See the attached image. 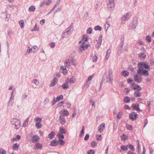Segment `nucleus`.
Masks as SVG:
<instances>
[{"label":"nucleus","mask_w":154,"mask_h":154,"mask_svg":"<svg viewBox=\"0 0 154 154\" xmlns=\"http://www.w3.org/2000/svg\"><path fill=\"white\" fill-rule=\"evenodd\" d=\"M62 86L64 89H67L69 88V86L68 84H63Z\"/></svg>","instance_id":"40"},{"label":"nucleus","mask_w":154,"mask_h":154,"mask_svg":"<svg viewBox=\"0 0 154 154\" xmlns=\"http://www.w3.org/2000/svg\"><path fill=\"white\" fill-rule=\"evenodd\" d=\"M131 107L134 109H135L137 111L140 110L139 108V105H136L135 104H133L132 105Z\"/></svg>","instance_id":"17"},{"label":"nucleus","mask_w":154,"mask_h":154,"mask_svg":"<svg viewBox=\"0 0 154 154\" xmlns=\"http://www.w3.org/2000/svg\"><path fill=\"white\" fill-rule=\"evenodd\" d=\"M131 88L132 89L136 90H141L140 86L135 84H132L131 85Z\"/></svg>","instance_id":"5"},{"label":"nucleus","mask_w":154,"mask_h":154,"mask_svg":"<svg viewBox=\"0 0 154 154\" xmlns=\"http://www.w3.org/2000/svg\"><path fill=\"white\" fill-rule=\"evenodd\" d=\"M122 114V112H119L118 114L117 115V117L119 119H120L121 118V116Z\"/></svg>","instance_id":"52"},{"label":"nucleus","mask_w":154,"mask_h":154,"mask_svg":"<svg viewBox=\"0 0 154 154\" xmlns=\"http://www.w3.org/2000/svg\"><path fill=\"white\" fill-rule=\"evenodd\" d=\"M88 36L86 35H84L82 38V39L81 41H80L79 43H85V41H87L88 40Z\"/></svg>","instance_id":"10"},{"label":"nucleus","mask_w":154,"mask_h":154,"mask_svg":"<svg viewBox=\"0 0 154 154\" xmlns=\"http://www.w3.org/2000/svg\"><path fill=\"white\" fill-rule=\"evenodd\" d=\"M135 80L138 82H140L141 81V77H139L137 75H136L134 77Z\"/></svg>","instance_id":"18"},{"label":"nucleus","mask_w":154,"mask_h":154,"mask_svg":"<svg viewBox=\"0 0 154 154\" xmlns=\"http://www.w3.org/2000/svg\"><path fill=\"white\" fill-rule=\"evenodd\" d=\"M67 72V70L66 69H64V70H63V74H66Z\"/></svg>","instance_id":"64"},{"label":"nucleus","mask_w":154,"mask_h":154,"mask_svg":"<svg viewBox=\"0 0 154 154\" xmlns=\"http://www.w3.org/2000/svg\"><path fill=\"white\" fill-rule=\"evenodd\" d=\"M57 136L59 138H63L64 137V136L60 133H58L57 134Z\"/></svg>","instance_id":"49"},{"label":"nucleus","mask_w":154,"mask_h":154,"mask_svg":"<svg viewBox=\"0 0 154 154\" xmlns=\"http://www.w3.org/2000/svg\"><path fill=\"white\" fill-rule=\"evenodd\" d=\"M55 135V133L54 131H51L48 134V137L50 139H52L54 136Z\"/></svg>","instance_id":"22"},{"label":"nucleus","mask_w":154,"mask_h":154,"mask_svg":"<svg viewBox=\"0 0 154 154\" xmlns=\"http://www.w3.org/2000/svg\"><path fill=\"white\" fill-rule=\"evenodd\" d=\"M59 120L60 123L62 124H64L66 122L65 119L63 116H60L59 117Z\"/></svg>","instance_id":"9"},{"label":"nucleus","mask_w":154,"mask_h":154,"mask_svg":"<svg viewBox=\"0 0 154 154\" xmlns=\"http://www.w3.org/2000/svg\"><path fill=\"white\" fill-rule=\"evenodd\" d=\"M121 148L124 151H127L128 149V145L126 146H121Z\"/></svg>","instance_id":"34"},{"label":"nucleus","mask_w":154,"mask_h":154,"mask_svg":"<svg viewBox=\"0 0 154 154\" xmlns=\"http://www.w3.org/2000/svg\"><path fill=\"white\" fill-rule=\"evenodd\" d=\"M94 29L96 30H101L102 28L99 26H97L95 27Z\"/></svg>","instance_id":"47"},{"label":"nucleus","mask_w":154,"mask_h":154,"mask_svg":"<svg viewBox=\"0 0 154 154\" xmlns=\"http://www.w3.org/2000/svg\"><path fill=\"white\" fill-rule=\"evenodd\" d=\"M67 81L69 82L70 83H73L75 81V80L73 77H72L70 79H68Z\"/></svg>","instance_id":"36"},{"label":"nucleus","mask_w":154,"mask_h":154,"mask_svg":"<svg viewBox=\"0 0 154 154\" xmlns=\"http://www.w3.org/2000/svg\"><path fill=\"white\" fill-rule=\"evenodd\" d=\"M57 79L56 78H54L53 80H52V81L51 82V83L50 84V87H52L53 86H54L55 84L57 83Z\"/></svg>","instance_id":"12"},{"label":"nucleus","mask_w":154,"mask_h":154,"mask_svg":"<svg viewBox=\"0 0 154 154\" xmlns=\"http://www.w3.org/2000/svg\"><path fill=\"white\" fill-rule=\"evenodd\" d=\"M10 15L9 14H6V16L5 18V20L6 21H8L9 18H10Z\"/></svg>","instance_id":"46"},{"label":"nucleus","mask_w":154,"mask_h":154,"mask_svg":"<svg viewBox=\"0 0 154 154\" xmlns=\"http://www.w3.org/2000/svg\"><path fill=\"white\" fill-rule=\"evenodd\" d=\"M38 30H39V28L37 26V24H36L35 25V26L34 27V28L33 29H32V31H38Z\"/></svg>","instance_id":"37"},{"label":"nucleus","mask_w":154,"mask_h":154,"mask_svg":"<svg viewBox=\"0 0 154 154\" xmlns=\"http://www.w3.org/2000/svg\"><path fill=\"white\" fill-rule=\"evenodd\" d=\"M126 127L127 129L129 130H131L132 129V126L131 125H126Z\"/></svg>","instance_id":"53"},{"label":"nucleus","mask_w":154,"mask_h":154,"mask_svg":"<svg viewBox=\"0 0 154 154\" xmlns=\"http://www.w3.org/2000/svg\"><path fill=\"white\" fill-rule=\"evenodd\" d=\"M89 136L88 134H87L84 138L85 140H87L89 138Z\"/></svg>","instance_id":"58"},{"label":"nucleus","mask_w":154,"mask_h":154,"mask_svg":"<svg viewBox=\"0 0 154 154\" xmlns=\"http://www.w3.org/2000/svg\"><path fill=\"white\" fill-rule=\"evenodd\" d=\"M112 76H109V82L110 83H112Z\"/></svg>","instance_id":"60"},{"label":"nucleus","mask_w":154,"mask_h":154,"mask_svg":"<svg viewBox=\"0 0 154 154\" xmlns=\"http://www.w3.org/2000/svg\"><path fill=\"white\" fill-rule=\"evenodd\" d=\"M42 148V145L41 143H37L34 146V148L35 149H41Z\"/></svg>","instance_id":"11"},{"label":"nucleus","mask_w":154,"mask_h":154,"mask_svg":"<svg viewBox=\"0 0 154 154\" xmlns=\"http://www.w3.org/2000/svg\"><path fill=\"white\" fill-rule=\"evenodd\" d=\"M93 61V62H96L97 59V56L94 55L92 58Z\"/></svg>","instance_id":"45"},{"label":"nucleus","mask_w":154,"mask_h":154,"mask_svg":"<svg viewBox=\"0 0 154 154\" xmlns=\"http://www.w3.org/2000/svg\"><path fill=\"white\" fill-rule=\"evenodd\" d=\"M122 75L124 76H126L128 75L129 73L127 71H123L122 72Z\"/></svg>","instance_id":"33"},{"label":"nucleus","mask_w":154,"mask_h":154,"mask_svg":"<svg viewBox=\"0 0 154 154\" xmlns=\"http://www.w3.org/2000/svg\"><path fill=\"white\" fill-rule=\"evenodd\" d=\"M94 75L93 74L92 75H91V76H89L88 77V80L87 81V82H88V81H91L92 79L94 77Z\"/></svg>","instance_id":"44"},{"label":"nucleus","mask_w":154,"mask_h":154,"mask_svg":"<svg viewBox=\"0 0 154 154\" xmlns=\"http://www.w3.org/2000/svg\"><path fill=\"white\" fill-rule=\"evenodd\" d=\"M84 126H83L82 127V130L81 133H80V136H82V134H84Z\"/></svg>","instance_id":"50"},{"label":"nucleus","mask_w":154,"mask_h":154,"mask_svg":"<svg viewBox=\"0 0 154 154\" xmlns=\"http://www.w3.org/2000/svg\"><path fill=\"white\" fill-rule=\"evenodd\" d=\"M20 26L21 28H23L24 26V21L23 20H21L19 22Z\"/></svg>","instance_id":"21"},{"label":"nucleus","mask_w":154,"mask_h":154,"mask_svg":"<svg viewBox=\"0 0 154 154\" xmlns=\"http://www.w3.org/2000/svg\"><path fill=\"white\" fill-rule=\"evenodd\" d=\"M29 121V118H28L24 121L23 124V127H25L27 126L28 123Z\"/></svg>","instance_id":"24"},{"label":"nucleus","mask_w":154,"mask_h":154,"mask_svg":"<svg viewBox=\"0 0 154 154\" xmlns=\"http://www.w3.org/2000/svg\"><path fill=\"white\" fill-rule=\"evenodd\" d=\"M34 121L36 123H40L42 122V119L41 118L38 117L35 119Z\"/></svg>","instance_id":"27"},{"label":"nucleus","mask_w":154,"mask_h":154,"mask_svg":"<svg viewBox=\"0 0 154 154\" xmlns=\"http://www.w3.org/2000/svg\"><path fill=\"white\" fill-rule=\"evenodd\" d=\"M58 142L55 140H52L51 142L50 145L52 146H55L57 145Z\"/></svg>","instance_id":"14"},{"label":"nucleus","mask_w":154,"mask_h":154,"mask_svg":"<svg viewBox=\"0 0 154 154\" xmlns=\"http://www.w3.org/2000/svg\"><path fill=\"white\" fill-rule=\"evenodd\" d=\"M130 98L128 97H126L124 99V101L125 103H127L129 102L130 101Z\"/></svg>","instance_id":"30"},{"label":"nucleus","mask_w":154,"mask_h":154,"mask_svg":"<svg viewBox=\"0 0 154 154\" xmlns=\"http://www.w3.org/2000/svg\"><path fill=\"white\" fill-rule=\"evenodd\" d=\"M21 136L20 135H17L16 137L15 138H13L12 139V141H14V140H16L17 141L19 140L20 139Z\"/></svg>","instance_id":"26"},{"label":"nucleus","mask_w":154,"mask_h":154,"mask_svg":"<svg viewBox=\"0 0 154 154\" xmlns=\"http://www.w3.org/2000/svg\"><path fill=\"white\" fill-rule=\"evenodd\" d=\"M35 6H31L29 8V11L30 12H33L35 11Z\"/></svg>","instance_id":"28"},{"label":"nucleus","mask_w":154,"mask_h":154,"mask_svg":"<svg viewBox=\"0 0 154 154\" xmlns=\"http://www.w3.org/2000/svg\"><path fill=\"white\" fill-rule=\"evenodd\" d=\"M105 124L104 123H101L98 127V131L100 132H102L105 127Z\"/></svg>","instance_id":"8"},{"label":"nucleus","mask_w":154,"mask_h":154,"mask_svg":"<svg viewBox=\"0 0 154 154\" xmlns=\"http://www.w3.org/2000/svg\"><path fill=\"white\" fill-rule=\"evenodd\" d=\"M63 99V96L62 95H60L59 96L57 97L56 100H55V97H54V100L53 101H54L55 102H57L60 101Z\"/></svg>","instance_id":"19"},{"label":"nucleus","mask_w":154,"mask_h":154,"mask_svg":"<svg viewBox=\"0 0 154 154\" xmlns=\"http://www.w3.org/2000/svg\"><path fill=\"white\" fill-rule=\"evenodd\" d=\"M138 117V115L137 114L134 112L131 113L129 114V118L133 120H135Z\"/></svg>","instance_id":"4"},{"label":"nucleus","mask_w":154,"mask_h":154,"mask_svg":"<svg viewBox=\"0 0 154 154\" xmlns=\"http://www.w3.org/2000/svg\"><path fill=\"white\" fill-rule=\"evenodd\" d=\"M128 147L132 151H134L135 150L134 146L131 144H129L128 145Z\"/></svg>","instance_id":"35"},{"label":"nucleus","mask_w":154,"mask_h":154,"mask_svg":"<svg viewBox=\"0 0 154 154\" xmlns=\"http://www.w3.org/2000/svg\"><path fill=\"white\" fill-rule=\"evenodd\" d=\"M137 143H138V152L139 154H140L141 153V149L139 146V145H139V142L138 141Z\"/></svg>","instance_id":"48"},{"label":"nucleus","mask_w":154,"mask_h":154,"mask_svg":"<svg viewBox=\"0 0 154 154\" xmlns=\"http://www.w3.org/2000/svg\"><path fill=\"white\" fill-rule=\"evenodd\" d=\"M90 103L92 106H94L95 104L94 102L92 100H90Z\"/></svg>","instance_id":"63"},{"label":"nucleus","mask_w":154,"mask_h":154,"mask_svg":"<svg viewBox=\"0 0 154 154\" xmlns=\"http://www.w3.org/2000/svg\"><path fill=\"white\" fill-rule=\"evenodd\" d=\"M59 143V144L60 145H63L65 143V142L63 140L61 139H60L59 141H58Z\"/></svg>","instance_id":"41"},{"label":"nucleus","mask_w":154,"mask_h":154,"mask_svg":"<svg viewBox=\"0 0 154 154\" xmlns=\"http://www.w3.org/2000/svg\"><path fill=\"white\" fill-rule=\"evenodd\" d=\"M124 108L126 109H130V107L128 105H125L124 106Z\"/></svg>","instance_id":"62"},{"label":"nucleus","mask_w":154,"mask_h":154,"mask_svg":"<svg viewBox=\"0 0 154 154\" xmlns=\"http://www.w3.org/2000/svg\"><path fill=\"white\" fill-rule=\"evenodd\" d=\"M62 114L64 116H68L69 115V112L66 109H64L63 111Z\"/></svg>","instance_id":"32"},{"label":"nucleus","mask_w":154,"mask_h":154,"mask_svg":"<svg viewBox=\"0 0 154 154\" xmlns=\"http://www.w3.org/2000/svg\"><path fill=\"white\" fill-rule=\"evenodd\" d=\"M35 126L36 128H41L42 127V125L40 122L36 123Z\"/></svg>","instance_id":"38"},{"label":"nucleus","mask_w":154,"mask_h":154,"mask_svg":"<svg viewBox=\"0 0 154 154\" xmlns=\"http://www.w3.org/2000/svg\"><path fill=\"white\" fill-rule=\"evenodd\" d=\"M60 132L61 134H65L66 132V130L63 127L60 128Z\"/></svg>","instance_id":"29"},{"label":"nucleus","mask_w":154,"mask_h":154,"mask_svg":"<svg viewBox=\"0 0 154 154\" xmlns=\"http://www.w3.org/2000/svg\"><path fill=\"white\" fill-rule=\"evenodd\" d=\"M111 52V50H110L109 49L107 50L106 56V57L107 59H108L109 58Z\"/></svg>","instance_id":"31"},{"label":"nucleus","mask_w":154,"mask_h":154,"mask_svg":"<svg viewBox=\"0 0 154 154\" xmlns=\"http://www.w3.org/2000/svg\"><path fill=\"white\" fill-rule=\"evenodd\" d=\"M138 66L139 68L137 71L138 74L145 76L149 75L148 71L145 69H150V66L148 63L145 62H140L138 63Z\"/></svg>","instance_id":"1"},{"label":"nucleus","mask_w":154,"mask_h":154,"mask_svg":"<svg viewBox=\"0 0 154 154\" xmlns=\"http://www.w3.org/2000/svg\"><path fill=\"white\" fill-rule=\"evenodd\" d=\"M45 20L44 19L40 21V24H43L45 23Z\"/></svg>","instance_id":"61"},{"label":"nucleus","mask_w":154,"mask_h":154,"mask_svg":"<svg viewBox=\"0 0 154 154\" xmlns=\"http://www.w3.org/2000/svg\"><path fill=\"white\" fill-rule=\"evenodd\" d=\"M70 63H69V62L67 61H66L65 62V64L66 65V66L67 68H69L70 66V64H69Z\"/></svg>","instance_id":"54"},{"label":"nucleus","mask_w":154,"mask_h":154,"mask_svg":"<svg viewBox=\"0 0 154 154\" xmlns=\"http://www.w3.org/2000/svg\"><path fill=\"white\" fill-rule=\"evenodd\" d=\"M130 16L128 14H127L122 18V20H126L129 19Z\"/></svg>","instance_id":"20"},{"label":"nucleus","mask_w":154,"mask_h":154,"mask_svg":"<svg viewBox=\"0 0 154 154\" xmlns=\"http://www.w3.org/2000/svg\"><path fill=\"white\" fill-rule=\"evenodd\" d=\"M91 146L93 148H95L97 145V142L95 141H93L91 143Z\"/></svg>","instance_id":"23"},{"label":"nucleus","mask_w":154,"mask_h":154,"mask_svg":"<svg viewBox=\"0 0 154 154\" xmlns=\"http://www.w3.org/2000/svg\"><path fill=\"white\" fill-rule=\"evenodd\" d=\"M51 1L50 0H48L46 3V5H49L51 3Z\"/></svg>","instance_id":"59"},{"label":"nucleus","mask_w":154,"mask_h":154,"mask_svg":"<svg viewBox=\"0 0 154 154\" xmlns=\"http://www.w3.org/2000/svg\"><path fill=\"white\" fill-rule=\"evenodd\" d=\"M11 123L12 125H14L15 128L16 129H19L20 126V121L16 119H13L11 121Z\"/></svg>","instance_id":"2"},{"label":"nucleus","mask_w":154,"mask_h":154,"mask_svg":"<svg viewBox=\"0 0 154 154\" xmlns=\"http://www.w3.org/2000/svg\"><path fill=\"white\" fill-rule=\"evenodd\" d=\"M96 137L97 140H101V135H96Z\"/></svg>","instance_id":"55"},{"label":"nucleus","mask_w":154,"mask_h":154,"mask_svg":"<svg viewBox=\"0 0 154 154\" xmlns=\"http://www.w3.org/2000/svg\"><path fill=\"white\" fill-rule=\"evenodd\" d=\"M85 43H81V45H80L79 47V49L81 51H82L87 49L89 46V45L88 44H85Z\"/></svg>","instance_id":"3"},{"label":"nucleus","mask_w":154,"mask_h":154,"mask_svg":"<svg viewBox=\"0 0 154 154\" xmlns=\"http://www.w3.org/2000/svg\"><path fill=\"white\" fill-rule=\"evenodd\" d=\"M55 43H51L50 44V46L52 48H54L55 46Z\"/></svg>","instance_id":"56"},{"label":"nucleus","mask_w":154,"mask_h":154,"mask_svg":"<svg viewBox=\"0 0 154 154\" xmlns=\"http://www.w3.org/2000/svg\"><path fill=\"white\" fill-rule=\"evenodd\" d=\"M146 41L149 42H150L151 41V37L150 36L147 35L146 37Z\"/></svg>","instance_id":"43"},{"label":"nucleus","mask_w":154,"mask_h":154,"mask_svg":"<svg viewBox=\"0 0 154 154\" xmlns=\"http://www.w3.org/2000/svg\"><path fill=\"white\" fill-rule=\"evenodd\" d=\"M19 147V145L17 143L14 144L13 145V148L15 150L17 149Z\"/></svg>","instance_id":"25"},{"label":"nucleus","mask_w":154,"mask_h":154,"mask_svg":"<svg viewBox=\"0 0 154 154\" xmlns=\"http://www.w3.org/2000/svg\"><path fill=\"white\" fill-rule=\"evenodd\" d=\"M6 151L2 148L0 149V154H6Z\"/></svg>","instance_id":"42"},{"label":"nucleus","mask_w":154,"mask_h":154,"mask_svg":"<svg viewBox=\"0 0 154 154\" xmlns=\"http://www.w3.org/2000/svg\"><path fill=\"white\" fill-rule=\"evenodd\" d=\"M135 91L134 92V95L135 97H140L141 95V93L138 91Z\"/></svg>","instance_id":"16"},{"label":"nucleus","mask_w":154,"mask_h":154,"mask_svg":"<svg viewBox=\"0 0 154 154\" xmlns=\"http://www.w3.org/2000/svg\"><path fill=\"white\" fill-rule=\"evenodd\" d=\"M146 55L143 53H141L139 54V57L141 60H143L145 58Z\"/></svg>","instance_id":"13"},{"label":"nucleus","mask_w":154,"mask_h":154,"mask_svg":"<svg viewBox=\"0 0 154 154\" xmlns=\"http://www.w3.org/2000/svg\"><path fill=\"white\" fill-rule=\"evenodd\" d=\"M95 151L93 149L88 150L87 152L88 154H94Z\"/></svg>","instance_id":"39"},{"label":"nucleus","mask_w":154,"mask_h":154,"mask_svg":"<svg viewBox=\"0 0 154 154\" xmlns=\"http://www.w3.org/2000/svg\"><path fill=\"white\" fill-rule=\"evenodd\" d=\"M92 31V29L91 28H89L87 30V32L88 34H91Z\"/></svg>","instance_id":"51"},{"label":"nucleus","mask_w":154,"mask_h":154,"mask_svg":"<svg viewBox=\"0 0 154 154\" xmlns=\"http://www.w3.org/2000/svg\"><path fill=\"white\" fill-rule=\"evenodd\" d=\"M39 139V138L37 135H35L32 137V142H35L38 141Z\"/></svg>","instance_id":"15"},{"label":"nucleus","mask_w":154,"mask_h":154,"mask_svg":"<svg viewBox=\"0 0 154 154\" xmlns=\"http://www.w3.org/2000/svg\"><path fill=\"white\" fill-rule=\"evenodd\" d=\"M114 6V2H109L107 5V8L109 10H113Z\"/></svg>","instance_id":"6"},{"label":"nucleus","mask_w":154,"mask_h":154,"mask_svg":"<svg viewBox=\"0 0 154 154\" xmlns=\"http://www.w3.org/2000/svg\"><path fill=\"white\" fill-rule=\"evenodd\" d=\"M33 82H34V83L36 85H38L39 83V82L36 79H35L33 81Z\"/></svg>","instance_id":"57"},{"label":"nucleus","mask_w":154,"mask_h":154,"mask_svg":"<svg viewBox=\"0 0 154 154\" xmlns=\"http://www.w3.org/2000/svg\"><path fill=\"white\" fill-rule=\"evenodd\" d=\"M38 48L36 46H34L31 49H28L27 52L29 53L30 52H35L38 50Z\"/></svg>","instance_id":"7"}]
</instances>
